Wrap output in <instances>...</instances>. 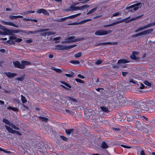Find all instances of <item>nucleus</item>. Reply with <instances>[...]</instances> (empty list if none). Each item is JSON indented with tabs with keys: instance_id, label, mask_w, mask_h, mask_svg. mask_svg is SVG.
Masks as SVG:
<instances>
[{
	"instance_id": "f257e3e1",
	"label": "nucleus",
	"mask_w": 155,
	"mask_h": 155,
	"mask_svg": "<svg viewBox=\"0 0 155 155\" xmlns=\"http://www.w3.org/2000/svg\"><path fill=\"white\" fill-rule=\"evenodd\" d=\"M146 102L145 103L142 102H139L138 105H137V111L138 112H145V111L151 112V111H149V108L147 107Z\"/></svg>"
},
{
	"instance_id": "f03ea898",
	"label": "nucleus",
	"mask_w": 155,
	"mask_h": 155,
	"mask_svg": "<svg viewBox=\"0 0 155 155\" xmlns=\"http://www.w3.org/2000/svg\"><path fill=\"white\" fill-rule=\"evenodd\" d=\"M14 64V67L15 68H17L21 69H24L25 68V66L29 65L30 64L29 62L26 61H21V63L18 61H14L13 62Z\"/></svg>"
},
{
	"instance_id": "7ed1b4c3",
	"label": "nucleus",
	"mask_w": 155,
	"mask_h": 155,
	"mask_svg": "<svg viewBox=\"0 0 155 155\" xmlns=\"http://www.w3.org/2000/svg\"><path fill=\"white\" fill-rule=\"evenodd\" d=\"M75 38L74 36H71L65 39V41H63L61 42L62 43H72L77 42L79 41H82L84 39V38L83 37L78 38L75 39H74Z\"/></svg>"
},
{
	"instance_id": "20e7f679",
	"label": "nucleus",
	"mask_w": 155,
	"mask_h": 155,
	"mask_svg": "<svg viewBox=\"0 0 155 155\" xmlns=\"http://www.w3.org/2000/svg\"><path fill=\"white\" fill-rule=\"evenodd\" d=\"M141 6V3L139 2L131 5L130 6L127 7L126 8V9H129L128 11V12H134V11H136L137 10L138 8H140Z\"/></svg>"
},
{
	"instance_id": "39448f33",
	"label": "nucleus",
	"mask_w": 155,
	"mask_h": 155,
	"mask_svg": "<svg viewBox=\"0 0 155 155\" xmlns=\"http://www.w3.org/2000/svg\"><path fill=\"white\" fill-rule=\"evenodd\" d=\"M112 32V30H109L108 31L103 30H99L96 31L95 33V35H103L110 33Z\"/></svg>"
},
{
	"instance_id": "423d86ee",
	"label": "nucleus",
	"mask_w": 155,
	"mask_h": 155,
	"mask_svg": "<svg viewBox=\"0 0 155 155\" xmlns=\"http://www.w3.org/2000/svg\"><path fill=\"white\" fill-rule=\"evenodd\" d=\"M21 32L22 33H25V32L23 30H10L8 29L7 30V31L5 35H12L13 34H15Z\"/></svg>"
},
{
	"instance_id": "0eeeda50",
	"label": "nucleus",
	"mask_w": 155,
	"mask_h": 155,
	"mask_svg": "<svg viewBox=\"0 0 155 155\" xmlns=\"http://www.w3.org/2000/svg\"><path fill=\"white\" fill-rule=\"evenodd\" d=\"M155 25V22H153L151 23L150 24H148L147 25H145V26H142L141 27H140L137 29H136L135 31V32H137L139 31H141L142 30H143L145 29L149 28L151 26Z\"/></svg>"
},
{
	"instance_id": "6e6552de",
	"label": "nucleus",
	"mask_w": 155,
	"mask_h": 155,
	"mask_svg": "<svg viewBox=\"0 0 155 155\" xmlns=\"http://www.w3.org/2000/svg\"><path fill=\"white\" fill-rule=\"evenodd\" d=\"M6 129L10 133L12 134H16L17 135L19 136H21L22 134L21 133L18 131L13 130L12 128L8 126H7L5 125V126Z\"/></svg>"
},
{
	"instance_id": "1a4fd4ad",
	"label": "nucleus",
	"mask_w": 155,
	"mask_h": 155,
	"mask_svg": "<svg viewBox=\"0 0 155 155\" xmlns=\"http://www.w3.org/2000/svg\"><path fill=\"white\" fill-rule=\"evenodd\" d=\"M2 121L5 124L8 125L10 126L11 127L14 129L18 130H19V128L16 127L12 123H10L9 121L7 119L5 118H4L3 119Z\"/></svg>"
},
{
	"instance_id": "9d476101",
	"label": "nucleus",
	"mask_w": 155,
	"mask_h": 155,
	"mask_svg": "<svg viewBox=\"0 0 155 155\" xmlns=\"http://www.w3.org/2000/svg\"><path fill=\"white\" fill-rule=\"evenodd\" d=\"M49 30V28L41 29H40V30H35V31H29L28 33H31V34H35L37 33L44 32V31H48Z\"/></svg>"
},
{
	"instance_id": "9b49d317",
	"label": "nucleus",
	"mask_w": 155,
	"mask_h": 155,
	"mask_svg": "<svg viewBox=\"0 0 155 155\" xmlns=\"http://www.w3.org/2000/svg\"><path fill=\"white\" fill-rule=\"evenodd\" d=\"M1 22L2 24L4 25H9L12 26H14L16 28H18L19 27L18 25L14 24L12 22L5 21L4 20H1Z\"/></svg>"
},
{
	"instance_id": "f8f14e48",
	"label": "nucleus",
	"mask_w": 155,
	"mask_h": 155,
	"mask_svg": "<svg viewBox=\"0 0 155 155\" xmlns=\"http://www.w3.org/2000/svg\"><path fill=\"white\" fill-rule=\"evenodd\" d=\"M117 44H118V43L117 42H107L102 43H100L96 44L95 45V46H99L101 45H117Z\"/></svg>"
},
{
	"instance_id": "ddd939ff",
	"label": "nucleus",
	"mask_w": 155,
	"mask_h": 155,
	"mask_svg": "<svg viewBox=\"0 0 155 155\" xmlns=\"http://www.w3.org/2000/svg\"><path fill=\"white\" fill-rule=\"evenodd\" d=\"M126 99L123 98L121 99L117 100V102L118 103L119 105L120 106H124L126 102Z\"/></svg>"
},
{
	"instance_id": "4468645a",
	"label": "nucleus",
	"mask_w": 155,
	"mask_h": 155,
	"mask_svg": "<svg viewBox=\"0 0 155 155\" xmlns=\"http://www.w3.org/2000/svg\"><path fill=\"white\" fill-rule=\"evenodd\" d=\"M136 125L137 128L140 130H146L147 129L139 122H137Z\"/></svg>"
},
{
	"instance_id": "2eb2a0df",
	"label": "nucleus",
	"mask_w": 155,
	"mask_h": 155,
	"mask_svg": "<svg viewBox=\"0 0 155 155\" xmlns=\"http://www.w3.org/2000/svg\"><path fill=\"white\" fill-rule=\"evenodd\" d=\"M146 102L147 106H153L155 105V99H153L151 100L147 101Z\"/></svg>"
},
{
	"instance_id": "dca6fc26",
	"label": "nucleus",
	"mask_w": 155,
	"mask_h": 155,
	"mask_svg": "<svg viewBox=\"0 0 155 155\" xmlns=\"http://www.w3.org/2000/svg\"><path fill=\"white\" fill-rule=\"evenodd\" d=\"M153 31V28L141 32L142 35H144L149 34L152 32Z\"/></svg>"
},
{
	"instance_id": "f3484780",
	"label": "nucleus",
	"mask_w": 155,
	"mask_h": 155,
	"mask_svg": "<svg viewBox=\"0 0 155 155\" xmlns=\"http://www.w3.org/2000/svg\"><path fill=\"white\" fill-rule=\"evenodd\" d=\"M5 74L9 78H13L17 76V74L14 73H11L10 72H6L5 73Z\"/></svg>"
},
{
	"instance_id": "a211bd4d",
	"label": "nucleus",
	"mask_w": 155,
	"mask_h": 155,
	"mask_svg": "<svg viewBox=\"0 0 155 155\" xmlns=\"http://www.w3.org/2000/svg\"><path fill=\"white\" fill-rule=\"evenodd\" d=\"M66 45H58L55 46V47L58 48L57 49L58 50H66Z\"/></svg>"
},
{
	"instance_id": "6ab92c4d",
	"label": "nucleus",
	"mask_w": 155,
	"mask_h": 155,
	"mask_svg": "<svg viewBox=\"0 0 155 155\" xmlns=\"http://www.w3.org/2000/svg\"><path fill=\"white\" fill-rule=\"evenodd\" d=\"M37 13L40 14L43 13L44 14L46 15L48 14V12L45 9L41 8L38 9L37 11Z\"/></svg>"
},
{
	"instance_id": "aec40b11",
	"label": "nucleus",
	"mask_w": 155,
	"mask_h": 155,
	"mask_svg": "<svg viewBox=\"0 0 155 155\" xmlns=\"http://www.w3.org/2000/svg\"><path fill=\"white\" fill-rule=\"evenodd\" d=\"M130 62L129 61H127L124 59H122L118 60L117 64H125Z\"/></svg>"
},
{
	"instance_id": "412c9836",
	"label": "nucleus",
	"mask_w": 155,
	"mask_h": 155,
	"mask_svg": "<svg viewBox=\"0 0 155 155\" xmlns=\"http://www.w3.org/2000/svg\"><path fill=\"white\" fill-rule=\"evenodd\" d=\"M23 18V17L21 15L10 16L9 17V19L11 20L15 19L18 18Z\"/></svg>"
},
{
	"instance_id": "4be33fe9",
	"label": "nucleus",
	"mask_w": 155,
	"mask_h": 155,
	"mask_svg": "<svg viewBox=\"0 0 155 155\" xmlns=\"http://www.w3.org/2000/svg\"><path fill=\"white\" fill-rule=\"evenodd\" d=\"M143 15V14H142L141 15L137 16L135 18H131L130 19V20H128V21L126 22H129L131 21L135 20L136 19H139V18L142 17Z\"/></svg>"
},
{
	"instance_id": "5701e85b",
	"label": "nucleus",
	"mask_w": 155,
	"mask_h": 155,
	"mask_svg": "<svg viewBox=\"0 0 155 155\" xmlns=\"http://www.w3.org/2000/svg\"><path fill=\"white\" fill-rule=\"evenodd\" d=\"M68 19L67 17L62 18L58 19H55L54 20V21L57 22H61L63 21H64L65 20Z\"/></svg>"
},
{
	"instance_id": "b1692460",
	"label": "nucleus",
	"mask_w": 155,
	"mask_h": 155,
	"mask_svg": "<svg viewBox=\"0 0 155 155\" xmlns=\"http://www.w3.org/2000/svg\"><path fill=\"white\" fill-rule=\"evenodd\" d=\"M73 129H66L65 130L66 133L68 135H70L71 133L74 132Z\"/></svg>"
},
{
	"instance_id": "393cba45",
	"label": "nucleus",
	"mask_w": 155,
	"mask_h": 155,
	"mask_svg": "<svg viewBox=\"0 0 155 155\" xmlns=\"http://www.w3.org/2000/svg\"><path fill=\"white\" fill-rule=\"evenodd\" d=\"M130 18V17H127L126 18L122 19V20H120L119 21L115 22L116 23V25H117L119 23H122L123 22H126V23H128V22H126L127 21V20L129 19Z\"/></svg>"
},
{
	"instance_id": "a878e982",
	"label": "nucleus",
	"mask_w": 155,
	"mask_h": 155,
	"mask_svg": "<svg viewBox=\"0 0 155 155\" xmlns=\"http://www.w3.org/2000/svg\"><path fill=\"white\" fill-rule=\"evenodd\" d=\"M81 13H78L77 14H75V15H72L70 16H69L68 17H67V18H68H68H70V19L73 18H75L76 17H77L78 16L80 15H81Z\"/></svg>"
},
{
	"instance_id": "bb28decb",
	"label": "nucleus",
	"mask_w": 155,
	"mask_h": 155,
	"mask_svg": "<svg viewBox=\"0 0 155 155\" xmlns=\"http://www.w3.org/2000/svg\"><path fill=\"white\" fill-rule=\"evenodd\" d=\"M101 147L104 149H106L108 147V146L105 142L103 141L101 144Z\"/></svg>"
},
{
	"instance_id": "cd10ccee",
	"label": "nucleus",
	"mask_w": 155,
	"mask_h": 155,
	"mask_svg": "<svg viewBox=\"0 0 155 155\" xmlns=\"http://www.w3.org/2000/svg\"><path fill=\"white\" fill-rule=\"evenodd\" d=\"M130 58L131 59L134 60L136 61H138L140 60V58L136 57L135 55L132 54L130 56Z\"/></svg>"
},
{
	"instance_id": "c85d7f7f",
	"label": "nucleus",
	"mask_w": 155,
	"mask_h": 155,
	"mask_svg": "<svg viewBox=\"0 0 155 155\" xmlns=\"http://www.w3.org/2000/svg\"><path fill=\"white\" fill-rule=\"evenodd\" d=\"M90 6L89 5H83L82 6H80V10H84V9H86L88 7H89Z\"/></svg>"
},
{
	"instance_id": "c756f323",
	"label": "nucleus",
	"mask_w": 155,
	"mask_h": 155,
	"mask_svg": "<svg viewBox=\"0 0 155 155\" xmlns=\"http://www.w3.org/2000/svg\"><path fill=\"white\" fill-rule=\"evenodd\" d=\"M7 109L8 110H11L15 111H18L19 110L17 108L12 107L11 106L8 107Z\"/></svg>"
},
{
	"instance_id": "7c9ffc66",
	"label": "nucleus",
	"mask_w": 155,
	"mask_h": 155,
	"mask_svg": "<svg viewBox=\"0 0 155 155\" xmlns=\"http://www.w3.org/2000/svg\"><path fill=\"white\" fill-rule=\"evenodd\" d=\"M92 20L91 19H87L84 20H83L79 22L80 25H81L84 23H85L87 22L91 21Z\"/></svg>"
},
{
	"instance_id": "2f4dec72",
	"label": "nucleus",
	"mask_w": 155,
	"mask_h": 155,
	"mask_svg": "<svg viewBox=\"0 0 155 155\" xmlns=\"http://www.w3.org/2000/svg\"><path fill=\"white\" fill-rule=\"evenodd\" d=\"M115 25H116V22H114L109 25H104L103 26L104 28H107L108 27L113 26Z\"/></svg>"
},
{
	"instance_id": "473e14b6",
	"label": "nucleus",
	"mask_w": 155,
	"mask_h": 155,
	"mask_svg": "<svg viewBox=\"0 0 155 155\" xmlns=\"http://www.w3.org/2000/svg\"><path fill=\"white\" fill-rule=\"evenodd\" d=\"M0 28L4 31V34L5 35V34L8 28H6L5 26L2 25L0 24Z\"/></svg>"
},
{
	"instance_id": "72a5a7b5",
	"label": "nucleus",
	"mask_w": 155,
	"mask_h": 155,
	"mask_svg": "<svg viewBox=\"0 0 155 155\" xmlns=\"http://www.w3.org/2000/svg\"><path fill=\"white\" fill-rule=\"evenodd\" d=\"M70 8L72 9L73 10H80L79 7L78 6H74L73 5L71 6L70 7Z\"/></svg>"
},
{
	"instance_id": "f704fd0d",
	"label": "nucleus",
	"mask_w": 155,
	"mask_h": 155,
	"mask_svg": "<svg viewBox=\"0 0 155 155\" xmlns=\"http://www.w3.org/2000/svg\"><path fill=\"white\" fill-rule=\"evenodd\" d=\"M70 73H71V74H65V75H66L67 77H69V78L73 77H74V73L71 71H70Z\"/></svg>"
},
{
	"instance_id": "c9c22d12",
	"label": "nucleus",
	"mask_w": 155,
	"mask_h": 155,
	"mask_svg": "<svg viewBox=\"0 0 155 155\" xmlns=\"http://www.w3.org/2000/svg\"><path fill=\"white\" fill-rule=\"evenodd\" d=\"M97 7L92 9L91 10H90L89 12L87 13V14L88 15L93 13L94 12L97 10Z\"/></svg>"
},
{
	"instance_id": "e433bc0d",
	"label": "nucleus",
	"mask_w": 155,
	"mask_h": 155,
	"mask_svg": "<svg viewBox=\"0 0 155 155\" xmlns=\"http://www.w3.org/2000/svg\"><path fill=\"white\" fill-rule=\"evenodd\" d=\"M5 43H6V44H9L10 45H15V42L12 40H9L6 41L5 42Z\"/></svg>"
},
{
	"instance_id": "4c0bfd02",
	"label": "nucleus",
	"mask_w": 155,
	"mask_h": 155,
	"mask_svg": "<svg viewBox=\"0 0 155 155\" xmlns=\"http://www.w3.org/2000/svg\"><path fill=\"white\" fill-rule=\"evenodd\" d=\"M38 118L42 120L43 121L45 122H47L48 120V119L47 118L44 117L39 116L38 117Z\"/></svg>"
},
{
	"instance_id": "58836bf2",
	"label": "nucleus",
	"mask_w": 155,
	"mask_h": 155,
	"mask_svg": "<svg viewBox=\"0 0 155 155\" xmlns=\"http://www.w3.org/2000/svg\"><path fill=\"white\" fill-rule=\"evenodd\" d=\"M25 75L24 74L23 75H22L21 77H18V78H16V80H17L20 81H22L24 80Z\"/></svg>"
},
{
	"instance_id": "ea45409f",
	"label": "nucleus",
	"mask_w": 155,
	"mask_h": 155,
	"mask_svg": "<svg viewBox=\"0 0 155 155\" xmlns=\"http://www.w3.org/2000/svg\"><path fill=\"white\" fill-rule=\"evenodd\" d=\"M101 110H102L103 111L107 113L109 111L108 108L106 107H101Z\"/></svg>"
},
{
	"instance_id": "a19ab883",
	"label": "nucleus",
	"mask_w": 155,
	"mask_h": 155,
	"mask_svg": "<svg viewBox=\"0 0 155 155\" xmlns=\"http://www.w3.org/2000/svg\"><path fill=\"white\" fill-rule=\"evenodd\" d=\"M51 69L52 70H54L56 72H58V73H61L62 72V71L60 69H58L57 68L54 67H52L51 68Z\"/></svg>"
},
{
	"instance_id": "79ce46f5",
	"label": "nucleus",
	"mask_w": 155,
	"mask_h": 155,
	"mask_svg": "<svg viewBox=\"0 0 155 155\" xmlns=\"http://www.w3.org/2000/svg\"><path fill=\"white\" fill-rule=\"evenodd\" d=\"M21 100L23 102V103H26L27 101V100H26L25 97L24 96L22 95H21Z\"/></svg>"
},
{
	"instance_id": "37998d69",
	"label": "nucleus",
	"mask_w": 155,
	"mask_h": 155,
	"mask_svg": "<svg viewBox=\"0 0 155 155\" xmlns=\"http://www.w3.org/2000/svg\"><path fill=\"white\" fill-rule=\"evenodd\" d=\"M77 46L76 45H72L68 46L66 45V50H68L69 49H71L74 47H76Z\"/></svg>"
},
{
	"instance_id": "c03bdc74",
	"label": "nucleus",
	"mask_w": 155,
	"mask_h": 155,
	"mask_svg": "<svg viewBox=\"0 0 155 155\" xmlns=\"http://www.w3.org/2000/svg\"><path fill=\"white\" fill-rule=\"evenodd\" d=\"M70 63L74 64H79L80 62L77 60H72L70 61Z\"/></svg>"
},
{
	"instance_id": "a18cd8bd",
	"label": "nucleus",
	"mask_w": 155,
	"mask_h": 155,
	"mask_svg": "<svg viewBox=\"0 0 155 155\" xmlns=\"http://www.w3.org/2000/svg\"><path fill=\"white\" fill-rule=\"evenodd\" d=\"M141 35H142L141 33V32H140L139 33L132 35L131 37L132 38H134V37H137L139 36H141Z\"/></svg>"
},
{
	"instance_id": "49530a36",
	"label": "nucleus",
	"mask_w": 155,
	"mask_h": 155,
	"mask_svg": "<svg viewBox=\"0 0 155 155\" xmlns=\"http://www.w3.org/2000/svg\"><path fill=\"white\" fill-rule=\"evenodd\" d=\"M82 53L81 52H79L74 54V56L76 58H78L80 57L82 55Z\"/></svg>"
},
{
	"instance_id": "de8ad7c7",
	"label": "nucleus",
	"mask_w": 155,
	"mask_h": 155,
	"mask_svg": "<svg viewBox=\"0 0 155 155\" xmlns=\"http://www.w3.org/2000/svg\"><path fill=\"white\" fill-rule=\"evenodd\" d=\"M56 34V33L54 32H51V31H47L46 32V35L49 36L51 35H55Z\"/></svg>"
},
{
	"instance_id": "09e8293b",
	"label": "nucleus",
	"mask_w": 155,
	"mask_h": 155,
	"mask_svg": "<svg viewBox=\"0 0 155 155\" xmlns=\"http://www.w3.org/2000/svg\"><path fill=\"white\" fill-rule=\"evenodd\" d=\"M75 80L77 82H79V83H81L83 84H84V81H83L79 79L76 78L75 79Z\"/></svg>"
},
{
	"instance_id": "8fccbe9b",
	"label": "nucleus",
	"mask_w": 155,
	"mask_h": 155,
	"mask_svg": "<svg viewBox=\"0 0 155 155\" xmlns=\"http://www.w3.org/2000/svg\"><path fill=\"white\" fill-rule=\"evenodd\" d=\"M61 82L62 84H63L65 85L67 87H68L69 88H71V86L69 84H68V83H66V82H63V81H61Z\"/></svg>"
},
{
	"instance_id": "3c124183",
	"label": "nucleus",
	"mask_w": 155,
	"mask_h": 155,
	"mask_svg": "<svg viewBox=\"0 0 155 155\" xmlns=\"http://www.w3.org/2000/svg\"><path fill=\"white\" fill-rule=\"evenodd\" d=\"M80 25L79 22H74L72 23H69L68 24V25Z\"/></svg>"
},
{
	"instance_id": "603ef678",
	"label": "nucleus",
	"mask_w": 155,
	"mask_h": 155,
	"mask_svg": "<svg viewBox=\"0 0 155 155\" xmlns=\"http://www.w3.org/2000/svg\"><path fill=\"white\" fill-rule=\"evenodd\" d=\"M144 83L146 85H147L148 86H151V84L149 82L147 81H145L144 82Z\"/></svg>"
},
{
	"instance_id": "864d4df0",
	"label": "nucleus",
	"mask_w": 155,
	"mask_h": 155,
	"mask_svg": "<svg viewBox=\"0 0 155 155\" xmlns=\"http://www.w3.org/2000/svg\"><path fill=\"white\" fill-rule=\"evenodd\" d=\"M60 137L62 140H64V141H66L67 140V137H64V136H60Z\"/></svg>"
},
{
	"instance_id": "5fc2aeb1",
	"label": "nucleus",
	"mask_w": 155,
	"mask_h": 155,
	"mask_svg": "<svg viewBox=\"0 0 155 155\" xmlns=\"http://www.w3.org/2000/svg\"><path fill=\"white\" fill-rule=\"evenodd\" d=\"M68 97V99L70 100H71L72 101H74V102H77V100L74 99V98H73L71 97Z\"/></svg>"
},
{
	"instance_id": "6e6d98bb",
	"label": "nucleus",
	"mask_w": 155,
	"mask_h": 155,
	"mask_svg": "<svg viewBox=\"0 0 155 155\" xmlns=\"http://www.w3.org/2000/svg\"><path fill=\"white\" fill-rule=\"evenodd\" d=\"M22 41V39L21 38H17L15 39V42H20Z\"/></svg>"
},
{
	"instance_id": "4d7b16f0",
	"label": "nucleus",
	"mask_w": 155,
	"mask_h": 155,
	"mask_svg": "<svg viewBox=\"0 0 155 155\" xmlns=\"http://www.w3.org/2000/svg\"><path fill=\"white\" fill-rule=\"evenodd\" d=\"M133 120V118L132 116H131L130 117H127V120L128 122H130L132 121Z\"/></svg>"
},
{
	"instance_id": "13d9d810",
	"label": "nucleus",
	"mask_w": 155,
	"mask_h": 155,
	"mask_svg": "<svg viewBox=\"0 0 155 155\" xmlns=\"http://www.w3.org/2000/svg\"><path fill=\"white\" fill-rule=\"evenodd\" d=\"M102 61L100 60H97L95 62V63L96 64L98 65V64H100L102 63Z\"/></svg>"
},
{
	"instance_id": "bf43d9fd",
	"label": "nucleus",
	"mask_w": 155,
	"mask_h": 155,
	"mask_svg": "<svg viewBox=\"0 0 155 155\" xmlns=\"http://www.w3.org/2000/svg\"><path fill=\"white\" fill-rule=\"evenodd\" d=\"M9 38L10 40H15L16 37L14 36H12L9 37Z\"/></svg>"
},
{
	"instance_id": "052dcab7",
	"label": "nucleus",
	"mask_w": 155,
	"mask_h": 155,
	"mask_svg": "<svg viewBox=\"0 0 155 155\" xmlns=\"http://www.w3.org/2000/svg\"><path fill=\"white\" fill-rule=\"evenodd\" d=\"M77 76L78 78L81 79H84L85 78V77L84 76L81 74H78Z\"/></svg>"
},
{
	"instance_id": "680f3d73",
	"label": "nucleus",
	"mask_w": 155,
	"mask_h": 155,
	"mask_svg": "<svg viewBox=\"0 0 155 155\" xmlns=\"http://www.w3.org/2000/svg\"><path fill=\"white\" fill-rule=\"evenodd\" d=\"M120 13L119 12H117L115 13L113 15V16L114 17V16H118L120 15Z\"/></svg>"
},
{
	"instance_id": "e2e57ef3",
	"label": "nucleus",
	"mask_w": 155,
	"mask_h": 155,
	"mask_svg": "<svg viewBox=\"0 0 155 155\" xmlns=\"http://www.w3.org/2000/svg\"><path fill=\"white\" fill-rule=\"evenodd\" d=\"M145 87V86L143 84H142V83L140 84V85L139 87L140 89H143Z\"/></svg>"
},
{
	"instance_id": "0e129e2a",
	"label": "nucleus",
	"mask_w": 155,
	"mask_h": 155,
	"mask_svg": "<svg viewBox=\"0 0 155 155\" xmlns=\"http://www.w3.org/2000/svg\"><path fill=\"white\" fill-rule=\"evenodd\" d=\"M121 146L125 148H130L131 147L127 146L124 145H121Z\"/></svg>"
},
{
	"instance_id": "69168bd1",
	"label": "nucleus",
	"mask_w": 155,
	"mask_h": 155,
	"mask_svg": "<svg viewBox=\"0 0 155 155\" xmlns=\"http://www.w3.org/2000/svg\"><path fill=\"white\" fill-rule=\"evenodd\" d=\"M35 12V11H31L30 10L27 11L26 12H25V13L27 14L28 13H34Z\"/></svg>"
},
{
	"instance_id": "338daca9",
	"label": "nucleus",
	"mask_w": 155,
	"mask_h": 155,
	"mask_svg": "<svg viewBox=\"0 0 155 155\" xmlns=\"http://www.w3.org/2000/svg\"><path fill=\"white\" fill-rule=\"evenodd\" d=\"M139 52L137 51H133L132 52V54L135 55H138V54Z\"/></svg>"
},
{
	"instance_id": "774afa93",
	"label": "nucleus",
	"mask_w": 155,
	"mask_h": 155,
	"mask_svg": "<svg viewBox=\"0 0 155 155\" xmlns=\"http://www.w3.org/2000/svg\"><path fill=\"white\" fill-rule=\"evenodd\" d=\"M140 154L141 155H145L144 151L142 150L140 151Z\"/></svg>"
}]
</instances>
